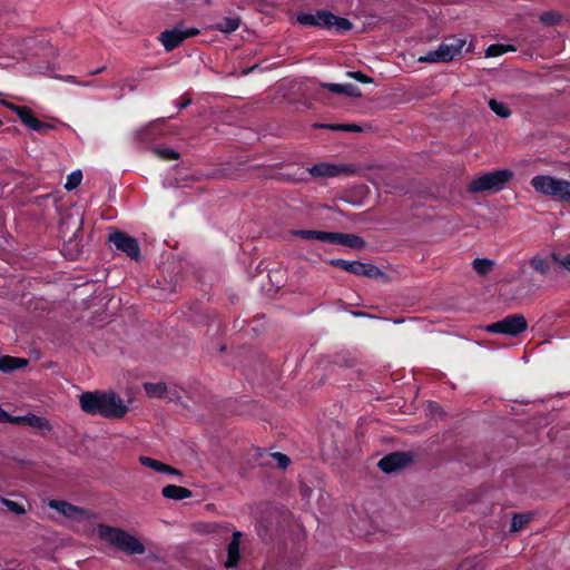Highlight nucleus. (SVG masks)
<instances>
[{"instance_id":"12","label":"nucleus","mask_w":570,"mask_h":570,"mask_svg":"<svg viewBox=\"0 0 570 570\" xmlns=\"http://www.w3.org/2000/svg\"><path fill=\"white\" fill-rule=\"evenodd\" d=\"M413 460L414 456L412 453L405 451H396L383 456L379 461L377 466L384 473H392L407 466L413 462Z\"/></svg>"},{"instance_id":"25","label":"nucleus","mask_w":570,"mask_h":570,"mask_svg":"<svg viewBox=\"0 0 570 570\" xmlns=\"http://www.w3.org/2000/svg\"><path fill=\"white\" fill-rule=\"evenodd\" d=\"M472 266L480 276H485L492 271L494 262L489 258H475Z\"/></svg>"},{"instance_id":"28","label":"nucleus","mask_w":570,"mask_h":570,"mask_svg":"<svg viewBox=\"0 0 570 570\" xmlns=\"http://www.w3.org/2000/svg\"><path fill=\"white\" fill-rule=\"evenodd\" d=\"M514 50V47L511 45L494 43L488 47L485 55L487 57H499L508 51Z\"/></svg>"},{"instance_id":"18","label":"nucleus","mask_w":570,"mask_h":570,"mask_svg":"<svg viewBox=\"0 0 570 570\" xmlns=\"http://www.w3.org/2000/svg\"><path fill=\"white\" fill-rule=\"evenodd\" d=\"M16 423L17 424H20V423L27 424L31 428L40 430L43 434L49 433L52 430V426L47 419H45L42 416H38L32 413H28L22 416H17Z\"/></svg>"},{"instance_id":"5","label":"nucleus","mask_w":570,"mask_h":570,"mask_svg":"<svg viewBox=\"0 0 570 570\" xmlns=\"http://www.w3.org/2000/svg\"><path fill=\"white\" fill-rule=\"evenodd\" d=\"M513 178L511 169H498L473 178L466 186L470 194L499 193Z\"/></svg>"},{"instance_id":"36","label":"nucleus","mask_w":570,"mask_h":570,"mask_svg":"<svg viewBox=\"0 0 570 570\" xmlns=\"http://www.w3.org/2000/svg\"><path fill=\"white\" fill-rule=\"evenodd\" d=\"M272 456L277 461L281 469H286L291 463L289 458L281 452L273 453Z\"/></svg>"},{"instance_id":"21","label":"nucleus","mask_w":570,"mask_h":570,"mask_svg":"<svg viewBox=\"0 0 570 570\" xmlns=\"http://www.w3.org/2000/svg\"><path fill=\"white\" fill-rule=\"evenodd\" d=\"M161 494L166 499L176 500V501L188 499L193 495V493L189 489H187L185 487L176 485V484H168V485L164 487L161 490Z\"/></svg>"},{"instance_id":"8","label":"nucleus","mask_w":570,"mask_h":570,"mask_svg":"<svg viewBox=\"0 0 570 570\" xmlns=\"http://www.w3.org/2000/svg\"><path fill=\"white\" fill-rule=\"evenodd\" d=\"M528 328V323L522 314H511L501 321L489 324L485 330L490 333L518 336Z\"/></svg>"},{"instance_id":"37","label":"nucleus","mask_w":570,"mask_h":570,"mask_svg":"<svg viewBox=\"0 0 570 570\" xmlns=\"http://www.w3.org/2000/svg\"><path fill=\"white\" fill-rule=\"evenodd\" d=\"M17 416H12L0 406V422L1 423H16Z\"/></svg>"},{"instance_id":"40","label":"nucleus","mask_w":570,"mask_h":570,"mask_svg":"<svg viewBox=\"0 0 570 570\" xmlns=\"http://www.w3.org/2000/svg\"><path fill=\"white\" fill-rule=\"evenodd\" d=\"M190 104H191V98L184 96V97H181V99H180V101L178 102L177 106H178L179 109H185Z\"/></svg>"},{"instance_id":"29","label":"nucleus","mask_w":570,"mask_h":570,"mask_svg":"<svg viewBox=\"0 0 570 570\" xmlns=\"http://www.w3.org/2000/svg\"><path fill=\"white\" fill-rule=\"evenodd\" d=\"M489 107L494 114L502 118H507L511 115L509 107L504 102L498 101L495 99L489 100Z\"/></svg>"},{"instance_id":"2","label":"nucleus","mask_w":570,"mask_h":570,"mask_svg":"<svg viewBox=\"0 0 570 570\" xmlns=\"http://www.w3.org/2000/svg\"><path fill=\"white\" fill-rule=\"evenodd\" d=\"M97 534L100 540L118 548L127 554H142L145 546L127 531L105 523L97 524Z\"/></svg>"},{"instance_id":"4","label":"nucleus","mask_w":570,"mask_h":570,"mask_svg":"<svg viewBox=\"0 0 570 570\" xmlns=\"http://www.w3.org/2000/svg\"><path fill=\"white\" fill-rule=\"evenodd\" d=\"M297 22L302 26H313L326 30L335 29L336 33H345L353 28V23L327 10H317L315 14L302 12L297 14Z\"/></svg>"},{"instance_id":"11","label":"nucleus","mask_w":570,"mask_h":570,"mask_svg":"<svg viewBox=\"0 0 570 570\" xmlns=\"http://www.w3.org/2000/svg\"><path fill=\"white\" fill-rule=\"evenodd\" d=\"M199 33L196 28H183L177 26L173 29L165 30L160 33L159 40L167 51L177 48L185 39L194 37Z\"/></svg>"},{"instance_id":"27","label":"nucleus","mask_w":570,"mask_h":570,"mask_svg":"<svg viewBox=\"0 0 570 570\" xmlns=\"http://www.w3.org/2000/svg\"><path fill=\"white\" fill-rule=\"evenodd\" d=\"M531 520V515L527 513H515L511 521V531L518 532L522 530Z\"/></svg>"},{"instance_id":"15","label":"nucleus","mask_w":570,"mask_h":570,"mask_svg":"<svg viewBox=\"0 0 570 570\" xmlns=\"http://www.w3.org/2000/svg\"><path fill=\"white\" fill-rule=\"evenodd\" d=\"M167 118H158L147 125L138 132V138L145 144L151 142L156 137L163 136L167 131Z\"/></svg>"},{"instance_id":"30","label":"nucleus","mask_w":570,"mask_h":570,"mask_svg":"<svg viewBox=\"0 0 570 570\" xmlns=\"http://www.w3.org/2000/svg\"><path fill=\"white\" fill-rule=\"evenodd\" d=\"M317 127L327 128L331 130L350 131V132L361 131L360 126H357L356 124H328V125H317Z\"/></svg>"},{"instance_id":"7","label":"nucleus","mask_w":570,"mask_h":570,"mask_svg":"<svg viewBox=\"0 0 570 570\" xmlns=\"http://www.w3.org/2000/svg\"><path fill=\"white\" fill-rule=\"evenodd\" d=\"M1 105L7 107L8 109L14 111L21 122L29 129L40 132L42 135L47 134L49 130L55 129V126L39 120L31 108L28 106H20L8 100H1Z\"/></svg>"},{"instance_id":"34","label":"nucleus","mask_w":570,"mask_h":570,"mask_svg":"<svg viewBox=\"0 0 570 570\" xmlns=\"http://www.w3.org/2000/svg\"><path fill=\"white\" fill-rule=\"evenodd\" d=\"M560 14L557 12H544L540 19L546 24L554 26L560 21Z\"/></svg>"},{"instance_id":"38","label":"nucleus","mask_w":570,"mask_h":570,"mask_svg":"<svg viewBox=\"0 0 570 570\" xmlns=\"http://www.w3.org/2000/svg\"><path fill=\"white\" fill-rule=\"evenodd\" d=\"M451 46V49H454L455 50V56L460 55L461 53V50L463 48V46L465 45V41L464 40H461V39H454L451 43H449Z\"/></svg>"},{"instance_id":"39","label":"nucleus","mask_w":570,"mask_h":570,"mask_svg":"<svg viewBox=\"0 0 570 570\" xmlns=\"http://www.w3.org/2000/svg\"><path fill=\"white\" fill-rule=\"evenodd\" d=\"M556 262L562 265L567 271L570 272V254L566 255L562 258H558L556 255L552 256Z\"/></svg>"},{"instance_id":"31","label":"nucleus","mask_w":570,"mask_h":570,"mask_svg":"<svg viewBox=\"0 0 570 570\" xmlns=\"http://www.w3.org/2000/svg\"><path fill=\"white\" fill-rule=\"evenodd\" d=\"M81 180H82L81 170H79V169L73 170L72 173H70L67 176V181L65 184V188L69 191L73 190L81 184Z\"/></svg>"},{"instance_id":"43","label":"nucleus","mask_w":570,"mask_h":570,"mask_svg":"<svg viewBox=\"0 0 570 570\" xmlns=\"http://www.w3.org/2000/svg\"><path fill=\"white\" fill-rule=\"evenodd\" d=\"M2 124H3V122H2V120L0 119V127L2 126Z\"/></svg>"},{"instance_id":"42","label":"nucleus","mask_w":570,"mask_h":570,"mask_svg":"<svg viewBox=\"0 0 570 570\" xmlns=\"http://www.w3.org/2000/svg\"><path fill=\"white\" fill-rule=\"evenodd\" d=\"M104 69H105V67H101V68H99V69H97L95 71H91L90 73L91 75H97V73H100Z\"/></svg>"},{"instance_id":"26","label":"nucleus","mask_w":570,"mask_h":570,"mask_svg":"<svg viewBox=\"0 0 570 570\" xmlns=\"http://www.w3.org/2000/svg\"><path fill=\"white\" fill-rule=\"evenodd\" d=\"M530 266L541 275H548L550 272V263L547 258L534 256L529 262Z\"/></svg>"},{"instance_id":"6","label":"nucleus","mask_w":570,"mask_h":570,"mask_svg":"<svg viewBox=\"0 0 570 570\" xmlns=\"http://www.w3.org/2000/svg\"><path fill=\"white\" fill-rule=\"evenodd\" d=\"M531 186L546 196L570 202V181L552 176L538 175L531 179Z\"/></svg>"},{"instance_id":"22","label":"nucleus","mask_w":570,"mask_h":570,"mask_svg":"<svg viewBox=\"0 0 570 570\" xmlns=\"http://www.w3.org/2000/svg\"><path fill=\"white\" fill-rule=\"evenodd\" d=\"M144 389H145L147 395L150 397H160V399H166L168 401H174V396L169 395V389L167 387L166 383L147 382L144 384Z\"/></svg>"},{"instance_id":"16","label":"nucleus","mask_w":570,"mask_h":570,"mask_svg":"<svg viewBox=\"0 0 570 570\" xmlns=\"http://www.w3.org/2000/svg\"><path fill=\"white\" fill-rule=\"evenodd\" d=\"M243 533L240 531H234L232 535V540L227 546V559L224 562V566L227 569L237 568L240 561V539Z\"/></svg>"},{"instance_id":"33","label":"nucleus","mask_w":570,"mask_h":570,"mask_svg":"<svg viewBox=\"0 0 570 570\" xmlns=\"http://www.w3.org/2000/svg\"><path fill=\"white\" fill-rule=\"evenodd\" d=\"M2 503L8 508L9 511L16 513V514H22L24 513V508L22 504L16 502V501H11V500H8V499H2Z\"/></svg>"},{"instance_id":"9","label":"nucleus","mask_w":570,"mask_h":570,"mask_svg":"<svg viewBox=\"0 0 570 570\" xmlns=\"http://www.w3.org/2000/svg\"><path fill=\"white\" fill-rule=\"evenodd\" d=\"M108 242L112 244L117 250L125 253L129 258L136 261L140 258L138 240L126 232L112 229L108 235Z\"/></svg>"},{"instance_id":"10","label":"nucleus","mask_w":570,"mask_h":570,"mask_svg":"<svg viewBox=\"0 0 570 570\" xmlns=\"http://www.w3.org/2000/svg\"><path fill=\"white\" fill-rule=\"evenodd\" d=\"M328 265L344 269L356 276H366L370 278H374L382 274L381 269L377 266L361 263L358 261L348 262L343 258H333L328 261Z\"/></svg>"},{"instance_id":"41","label":"nucleus","mask_w":570,"mask_h":570,"mask_svg":"<svg viewBox=\"0 0 570 570\" xmlns=\"http://www.w3.org/2000/svg\"><path fill=\"white\" fill-rule=\"evenodd\" d=\"M169 395H170V396H174V401H175V400H179V399H180V396L178 395V393H177V391H176V390H170V389H169Z\"/></svg>"},{"instance_id":"32","label":"nucleus","mask_w":570,"mask_h":570,"mask_svg":"<svg viewBox=\"0 0 570 570\" xmlns=\"http://www.w3.org/2000/svg\"><path fill=\"white\" fill-rule=\"evenodd\" d=\"M154 153L163 160H177L180 158L179 153L170 148H155Z\"/></svg>"},{"instance_id":"13","label":"nucleus","mask_w":570,"mask_h":570,"mask_svg":"<svg viewBox=\"0 0 570 570\" xmlns=\"http://www.w3.org/2000/svg\"><path fill=\"white\" fill-rule=\"evenodd\" d=\"M49 507L61 513L67 519L77 522L88 520L94 515L90 511L63 500H51L49 502Z\"/></svg>"},{"instance_id":"23","label":"nucleus","mask_w":570,"mask_h":570,"mask_svg":"<svg viewBox=\"0 0 570 570\" xmlns=\"http://www.w3.org/2000/svg\"><path fill=\"white\" fill-rule=\"evenodd\" d=\"M28 364V361L22 357L10 355L0 356V372L10 373L14 370L22 368Z\"/></svg>"},{"instance_id":"1","label":"nucleus","mask_w":570,"mask_h":570,"mask_svg":"<svg viewBox=\"0 0 570 570\" xmlns=\"http://www.w3.org/2000/svg\"><path fill=\"white\" fill-rule=\"evenodd\" d=\"M80 407L87 414L106 419H122L128 412V406L114 391L85 392L80 395Z\"/></svg>"},{"instance_id":"20","label":"nucleus","mask_w":570,"mask_h":570,"mask_svg":"<svg viewBox=\"0 0 570 570\" xmlns=\"http://www.w3.org/2000/svg\"><path fill=\"white\" fill-rule=\"evenodd\" d=\"M331 92L358 98L362 96L361 89L353 83H322Z\"/></svg>"},{"instance_id":"14","label":"nucleus","mask_w":570,"mask_h":570,"mask_svg":"<svg viewBox=\"0 0 570 570\" xmlns=\"http://www.w3.org/2000/svg\"><path fill=\"white\" fill-rule=\"evenodd\" d=\"M313 177H337L341 175H353L355 169L352 165H336L330 163H318L308 169Z\"/></svg>"},{"instance_id":"19","label":"nucleus","mask_w":570,"mask_h":570,"mask_svg":"<svg viewBox=\"0 0 570 570\" xmlns=\"http://www.w3.org/2000/svg\"><path fill=\"white\" fill-rule=\"evenodd\" d=\"M139 462L141 465L153 469L156 472L159 473H167V474H175L180 475L181 472L166 463H163L156 459H153L150 456L141 455L139 456Z\"/></svg>"},{"instance_id":"35","label":"nucleus","mask_w":570,"mask_h":570,"mask_svg":"<svg viewBox=\"0 0 570 570\" xmlns=\"http://www.w3.org/2000/svg\"><path fill=\"white\" fill-rule=\"evenodd\" d=\"M347 76L350 78L355 79L356 81H358L361 83H372L374 81L373 78H371L370 76H367L361 71H348Z\"/></svg>"},{"instance_id":"3","label":"nucleus","mask_w":570,"mask_h":570,"mask_svg":"<svg viewBox=\"0 0 570 570\" xmlns=\"http://www.w3.org/2000/svg\"><path fill=\"white\" fill-rule=\"evenodd\" d=\"M292 234L302 239H316L328 244L342 245L353 249H363L366 246L364 238L356 234L313 229H294L292 230Z\"/></svg>"},{"instance_id":"17","label":"nucleus","mask_w":570,"mask_h":570,"mask_svg":"<svg viewBox=\"0 0 570 570\" xmlns=\"http://www.w3.org/2000/svg\"><path fill=\"white\" fill-rule=\"evenodd\" d=\"M455 57V50L448 43H442L436 50L429 51L419 60L423 62H449Z\"/></svg>"},{"instance_id":"24","label":"nucleus","mask_w":570,"mask_h":570,"mask_svg":"<svg viewBox=\"0 0 570 570\" xmlns=\"http://www.w3.org/2000/svg\"><path fill=\"white\" fill-rule=\"evenodd\" d=\"M240 20L237 17H224L215 28L224 33H232L239 27Z\"/></svg>"}]
</instances>
